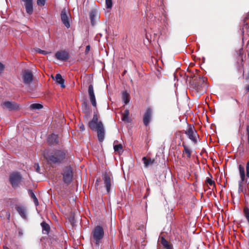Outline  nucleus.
Here are the masks:
<instances>
[{
    "instance_id": "13",
    "label": "nucleus",
    "mask_w": 249,
    "mask_h": 249,
    "mask_svg": "<svg viewBox=\"0 0 249 249\" xmlns=\"http://www.w3.org/2000/svg\"><path fill=\"white\" fill-rule=\"evenodd\" d=\"M88 93L89 100L92 106L96 108L97 104L94 92L93 86L92 84L89 85L88 88Z\"/></svg>"
},
{
    "instance_id": "37",
    "label": "nucleus",
    "mask_w": 249,
    "mask_h": 249,
    "mask_svg": "<svg viewBox=\"0 0 249 249\" xmlns=\"http://www.w3.org/2000/svg\"><path fill=\"white\" fill-rule=\"evenodd\" d=\"M78 126L80 131H83L84 130H85V126H84V124H83V123H82V122L79 123V124H78Z\"/></svg>"
},
{
    "instance_id": "29",
    "label": "nucleus",
    "mask_w": 249,
    "mask_h": 249,
    "mask_svg": "<svg viewBox=\"0 0 249 249\" xmlns=\"http://www.w3.org/2000/svg\"><path fill=\"white\" fill-rule=\"evenodd\" d=\"M239 171L240 175V177L241 179H245V168L244 167L240 164L239 165Z\"/></svg>"
},
{
    "instance_id": "38",
    "label": "nucleus",
    "mask_w": 249,
    "mask_h": 249,
    "mask_svg": "<svg viewBox=\"0 0 249 249\" xmlns=\"http://www.w3.org/2000/svg\"><path fill=\"white\" fill-rule=\"evenodd\" d=\"M5 69V66L0 62V75L3 72Z\"/></svg>"
},
{
    "instance_id": "11",
    "label": "nucleus",
    "mask_w": 249,
    "mask_h": 249,
    "mask_svg": "<svg viewBox=\"0 0 249 249\" xmlns=\"http://www.w3.org/2000/svg\"><path fill=\"white\" fill-rule=\"evenodd\" d=\"M69 15H70V14L69 13H67L66 9H64L62 10L61 13V19L62 23L67 28L70 27V18Z\"/></svg>"
},
{
    "instance_id": "27",
    "label": "nucleus",
    "mask_w": 249,
    "mask_h": 249,
    "mask_svg": "<svg viewBox=\"0 0 249 249\" xmlns=\"http://www.w3.org/2000/svg\"><path fill=\"white\" fill-rule=\"evenodd\" d=\"M43 107V106L38 103L32 104L30 106V108L32 110L40 109Z\"/></svg>"
},
{
    "instance_id": "5",
    "label": "nucleus",
    "mask_w": 249,
    "mask_h": 249,
    "mask_svg": "<svg viewBox=\"0 0 249 249\" xmlns=\"http://www.w3.org/2000/svg\"><path fill=\"white\" fill-rule=\"evenodd\" d=\"M3 108H6L9 111H17L20 109V105L16 102L6 101L1 104Z\"/></svg>"
},
{
    "instance_id": "7",
    "label": "nucleus",
    "mask_w": 249,
    "mask_h": 249,
    "mask_svg": "<svg viewBox=\"0 0 249 249\" xmlns=\"http://www.w3.org/2000/svg\"><path fill=\"white\" fill-rule=\"evenodd\" d=\"M73 173L72 168L70 166L66 167L64 169L63 179L65 183L69 184L72 180Z\"/></svg>"
},
{
    "instance_id": "46",
    "label": "nucleus",
    "mask_w": 249,
    "mask_h": 249,
    "mask_svg": "<svg viewBox=\"0 0 249 249\" xmlns=\"http://www.w3.org/2000/svg\"><path fill=\"white\" fill-rule=\"evenodd\" d=\"M95 186H97V185H98V182H96V181L95 184Z\"/></svg>"
},
{
    "instance_id": "28",
    "label": "nucleus",
    "mask_w": 249,
    "mask_h": 249,
    "mask_svg": "<svg viewBox=\"0 0 249 249\" xmlns=\"http://www.w3.org/2000/svg\"><path fill=\"white\" fill-rule=\"evenodd\" d=\"M129 115V110L127 109L125 110L122 114V121L128 122Z\"/></svg>"
},
{
    "instance_id": "30",
    "label": "nucleus",
    "mask_w": 249,
    "mask_h": 249,
    "mask_svg": "<svg viewBox=\"0 0 249 249\" xmlns=\"http://www.w3.org/2000/svg\"><path fill=\"white\" fill-rule=\"evenodd\" d=\"M114 149L115 152H118L119 154L122 153L123 151V147L122 144H119L114 145Z\"/></svg>"
},
{
    "instance_id": "25",
    "label": "nucleus",
    "mask_w": 249,
    "mask_h": 249,
    "mask_svg": "<svg viewBox=\"0 0 249 249\" xmlns=\"http://www.w3.org/2000/svg\"><path fill=\"white\" fill-rule=\"evenodd\" d=\"M29 193L31 197L33 199L35 205L36 206H38L39 204L38 201L34 193L32 190H29Z\"/></svg>"
},
{
    "instance_id": "10",
    "label": "nucleus",
    "mask_w": 249,
    "mask_h": 249,
    "mask_svg": "<svg viewBox=\"0 0 249 249\" xmlns=\"http://www.w3.org/2000/svg\"><path fill=\"white\" fill-rule=\"evenodd\" d=\"M152 109L150 107H148L143 116V123L146 126L149 125L152 119Z\"/></svg>"
},
{
    "instance_id": "2",
    "label": "nucleus",
    "mask_w": 249,
    "mask_h": 249,
    "mask_svg": "<svg viewBox=\"0 0 249 249\" xmlns=\"http://www.w3.org/2000/svg\"><path fill=\"white\" fill-rule=\"evenodd\" d=\"M44 157L49 164H59L65 158V153L62 150H57L50 153H45Z\"/></svg>"
},
{
    "instance_id": "24",
    "label": "nucleus",
    "mask_w": 249,
    "mask_h": 249,
    "mask_svg": "<svg viewBox=\"0 0 249 249\" xmlns=\"http://www.w3.org/2000/svg\"><path fill=\"white\" fill-rule=\"evenodd\" d=\"M122 100L125 105L129 102V94L127 91H124L122 94Z\"/></svg>"
},
{
    "instance_id": "35",
    "label": "nucleus",
    "mask_w": 249,
    "mask_h": 249,
    "mask_svg": "<svg viewBox=\"0 0 249 249\" xmlns=\"http://www.w3.org/2000/svg\"><path fill=\"white\" fill-rule=\"evenodd\" d=\"M206 182L209 184L210 185H214V181L211 178H207L206 179Z\"/></svg>"
},
{
    "instance_id": "6",
    "label": "nucleus",
    "mask_w": 249,
    "mask_h": 249,
    "mask_svg": "<svg viewBox=\"0 0 249 249\" xmlns=\"http://www.w3.org/2000/svg\"><path fill=\"white\" fill-rule=\"evenodd\" d=\"M185 133L188 136L189 139L193 141L194 143L197 142L196 137H198V135L193 125H189L188 129L185 131Z\"/></svg>"
},
{
    "instance_id": "40",
    "label": "nucleus",
    "mask_w": 249,
    "mask_h": 249,
    "mask_svg": "<svg viewBox=\"0 0 249 249\" xmlns=\"http://www.w3.org/2000/svg\"><path fill=\"white\" fill-rule=\"evenodd\" d=\"M36 52L39 53H41V54H47V52L46 51L42 50L38 48L36 49Z\"/></svg>"
},
{
    "instance_id": "32",
    "label": "nucleus",
    "mask_w": 249,
    "mask_h": 249,
    "mask_svg": "<svg viewBox=\"0 0 249 249\" xmlns=\"http://www.w3.org/2000/svg\"><path fill=\"white\" fill-rule=\"evenodd\" d=\"M199 80L202 83V85L203 87L206 86V84L205 83V82L207 80V79L205 77H201L200 75L198 77Z\"/></svg>"
},
{
    "instance_id": "31",
    "label": "nucleus",
    "mask_w": 249,
    "mask_h": 249,
    "mask_svg": "<svg viewBox=\"0 0 249 249\" xmlns=\"http://www.w3.org/2000/svg\"><path fill=\"white\" fill-rule=\"evenodd\" d=\"M244 214L249 224V208L246 207L244 209Z\"/></svg>"
},
{
    "instance_id": "45",
    "label": "nucleus",
    "mask_w": 249,
    "mask_h": 249,
    "mask_svg": "<svg viewBox=\"0 0 249 249\" xmlns=\"http://www.w3.org/2000/svg\"><path fill=\"white\" fill-rule=\"evenodd\" d=\"M3 249H10L8 247H7L6 246H3Z\"/></svg>"
},
{
    "instance_id": "19",
    "label": "nucleus",
    "mask_w": 249,
    "mask_h": 249,
    "mask_svg": "<svg viewBox=\"0 0 249 249\" xmlns=\"http://www.w3.org/2000/svg\"><path fill=\"white\" fill-rule=\"evenodd\" d=\"M182 146L183 147L184 149L182 151L183 155L185 154L187 159H190L192 154V150L188 146L185 144L184 142H183Z\"/></svg>"
},
{
    "instance_id": "8",
    "label": "nucleus",
    "mask_w": 249,
    "mask_h": 249,
    "mask_svg": "<svg viewBox=\"0 0 249 249\" xmlns=\"http://www.w3.org/2000/svg\"><path fill=\"white\" fill-rule=\"evenodd\" d=\"M102 178L107 192V193H109L110 191L111 186L113 183L112 177H111V175H109L108 173L106 172L103 175Z\"/></svg>"
},
{
    "instance_id": "49",
    "label": "nucleus",
    "mask_w": 249,
    "mask_h": 249,
    "mask_svg": "<svg viewBox=\"0 0 249 249\" xmlns=\"http://www.w3.org/2000/svg\"><path fill=\"white\" fill-rule=\"evenodd\" d=\"M194 77H196V79L197 78V76H194Z\"/></svg>"
},
{
    "instance_id": "33",
    "label": "nucleus",
    "mask_w": 249,
    "mask_h": 249,
    "mask_svg": "<svg viewBox=\"0 0 249 249\" xmlns=\"http://www.w3.org/2000/svg\"><path fill=\"white\" fill-rule=\"evenodd\" d=\"M106 6L107 8H111L112 6V0H106Z\"/></svg>"
},
{
    "instance_id": "47",
    "label": "nucleus",
    "mask_w": 249,
    "mask_h": 249,
    "mask_svg": "<svg viewBox=\"0 0 249 249\" xmlns=\"http://www.w3.org/2000/svg\"><path fill=\"white\" fill-rule=\"evenodd\" d=\"M99 180H100V178L97 179L96 180V182H99Z\"/></svg>"
},
{
    "instance_id": "36",
    "label": "nucleus",
    "mask_w": 249,
    "mask_h": 249,
    "mask_svg": "<svg viewBox=\"0 0 249 249\" xmlns=\"http://www.w3.org/2000/svg\"><path fill=\"white\" fill-rule=\"evenodd\" d=\"M248 19H249V13H248V15H247V16L244 19V23L245 26H246V28H248V23L246 22L247 20Z\"/></svg>"
},
{
    "instance_id": "39",
    "label": "nucleus",
    "mask_w": 249,
    "mask_h": 249,
    "mask_svg": "<svg viewBox=\"0 0 249 249\" xmlns=\"http://www.w3.org/2000/svg\"><path fill=\"white\" fill-rule=\"evenodd\" d=\"M246 172L247 177L249 178V161L247 162L246 165Z\"/></svg>"
},
{
    "instance_id": "21",
    "label": "nucleus",
    "mask_w": 249,
    "mask_h": 249,
    "mask_svg": "<svg viewBox=\"0 0 249 249\" xmlns=\"http://www.w3.org/2000/svg\"><path fill=\"white\" fill-rule=\"evenodd\" d=\"M16 210L22 218H26V210L24 207L23 206H17Z\"/></svg>"
},
{
    "instance_id": "12",
    "label": "nucleus",
    "mask_w": 249,
    "mask_h": 249,
    "mask_svg": "<svg viewBox=\"0 0 249 249\" xmlns=\"http://www.w3.org/2000/svg\"><path fill=\"white\" fill-rule=\"evenodd\" d=\"M55 58L59 60L67 61L70 57L68 52L66 51H60L56 53Z\"/></svg>"
},
{
    "instance_id": "14",
    "label": "nucleus",
    "mask_w": 249,
    "mask_h": 249,
    "mask_svg": "<svg viewBox=\"0 0 249 249\" xmlns=\"http://www.w3.org/2000/svg\"><path fill=\"white\" fill-rule=\"evenodd\" d=\"M24 3V6L26 13L29 15H32L34 11L33 0H22Z\"/></svg>"
},
{
    "instance_id": "1",
    "label": "nucleus",
    "mask_w": 249,
    "mask_h": 249,
    "mask_svg": "<svg viewBox=\"0 0 249 249\" xmlns=\"http://www.w3.org/2000/svg\"><path fill=\"white\" fill-rule=\"evenodd\" d=\"M89 127L93 131L97 133V137L99 142H102L105 139V130L103 124L101 121H98V111L97 107L92 120L89 123Z\"/></svg>"
},
{
    "instance_id": "23",
    "label": "nucleus",
    "mask_w": 249,
    "mask_h": 249,
    "mask_svg": "<svg viewBox=\"0 0 249 249\" xmlns=\"http://www.w3.org/2000/svg\"><path fill=\"white\" fill-rule=\"evenodd\" d=\"M160 243L165 249H172V246L163 237L160 238Z\"/></svg>"
},
{
    "instance_id": "43",
    "label": "nucleus",
    "mask_w": 249,
    "mask_h": 249,
    "mask_svg": "<svg viewBox=\"0 0 249 249\" xmlns=\"http://www.w3.org/2000/svg\"><path fill=\"white\" fill-rule=\"evenodd\" d=\"M89 50H90V46L89 45L87 46L86 47L85 53L86 54L88 53L89 52Z\"/></svg>"
},
{
    "instance_id": "22",
    "label": "nucleus",
    "mask_w": 249,
    "mask_h": 249,
    "mask_svg": "<svg viewBox=\"0 0 249 249\" xmlns=\"http://www.w3.org/2000/svg\"><path fill=\"white\" fill-rule=\"evenodd\" d=\"M41 225L42 228L43 233L48 234L50 231V227L49 225L46 222L43 221L41 223Z\"/></svg>"
},
{
    "instance_id": "3",
    "label": "nucleus",
    "mask_w": 249,
    "mask_h": 249,
    "mask_svg": "<svg viewBox=\"0 0 249 249\" xmlns=\"http://www.w3.org/2000/svg\"><path fill=\"white\" fill-rule=\"evenodd\" d=\"M104 236V231L103 227L101 226H97L92 231L91 241H94L96 245L99 246Z\"/></svg>"
},
{
    "instance_id": "44",
    "label": "nucleus",
    "mask_w": 249,
    "mask_h": 249,
    "mask_svg": "<svg viewBox=\"0 0 249 249\" xmlns=\"http://www.w3.org/2000/svg\"><path fill=\"white\" fill-rule=\"evenodd\" d=\"M246 90L249 92V85L246 86Z\"/></svg>"
},
{
    "instance_id": "20",
    "label": "nucleus",
    "mask_w": 249,
    "mask_h": 249,
    "mask_svg": "<svg viewBox=\"0 0 249 249\" xmlns=\"http://www.w3.org/2000/svg\"><path fill=\"white\" fill-rule=\"evenodd\" d=\"M142 160L143 162L144 167L146 168L148 167L149 166L152 165L155 161L154 159H151L150 158H147L146 157H143Z\"/></svg>"
},
{
    "instance_id": "41",
    "label": "nucleus",
    "mask_w": 249,
    "mask_h": 249,
    "mask_svg": "<svg viewBox=\"0 0 249 249\" xmlns=\"http://www.w3.org/2000/svg\"><path fill=\"white\" fill-rule=\"evenodd\" d=\"M246 130L248 136V143L249 144V125H247Z\"/></svg>"
},
{
    "instance_id": "17",
    "label": "nucleus",
    "mask_w": 249,
    "mask_h": 249,
    "mask_svg": "<svg viewBox=\"0 0 249 249\" xmlns=\"http://www.w3.org/2000/svg\"><path fill=\"white\" fill-rule=\"evenodd\" d=\"M81 109L83 113L86 115H89L90 113V107L87 100H85L81 104Z\"/></svg>"
},
{
    "instance_id": "18",
    "label": "nucleus",
    "mask_w": 249,
    "mask_h": 249,
    "mask_svg": "<svg viewBox=\"0 0 249 249\" xmlns=\"http://www.w3.org/2000/svg\"><path fill=\"white\" fill-rule=\"evenodd\" d=\"M55 80L57 84H59L61 88H64L65 85L64 84L65 80L62 78L61 75L57 73L55 75V77H53Z\"/></svg>"
},
{
    "instance_id": "42",
    "label": "nucleus",
    "mask_w": 249,
    "mask_h": 249,
    "mask_svg": "<svg viewBox=\"0 0 249 249\" xmlns=\"http://www.w3.org/2000/svg\"><path fill=\"white\" fill-rule=\"evenodd\" d=\"M35 165L36 171L39 173L40 170L39 164L38 163H36Z\"/></svg>"
},
{
    "instance_id": "9",
    "label": "nucleus",
    "mask_w": 249,
    "mask_h": 249,
    "mask_svg": "<svg viewBox=\"0 0 249 249\" xmlns=\"http://www.w3.org/2000/svg\"><path fill=\"white\" fill-rule=\"evenodd\" d=\"M33 74L31 71L25 70L23 71L22 78L23 82L25 84L30 85L33 80Z\"/></svg>"
},
{
    "instance_id": "16",
    "label": "nucleus",
    "mask_w": 249,
    "mask_h": 249,
    "mask_svg": "<svg viewBox=\"0 0 249 249\" xmlns=\"http://www.w3.org/2000/svg\"><path fill=\"white\" fill-rule=\"evenodd\" d=\"M47 142L50 145H56L59 142L57 135L52 134L48 137Z\"/></svg>"
},
{
    "instance_id": "4",
    "label": "nucleus",
    "mask_w": 249,
    "mask_h": 249,
    "mask_svg": "<svg viewBox=\"0 0 249 249\" xmlns=\"http://www.w3.org/2000/svg\"><path fill=\"white\" fill-rule=\"evenodd\" d=\"M22 177L21 175L18 172H14L12 173L9 177V181L12 187L15 188L18 186L21 181Z\"/></svg>"
},
{
    "instance_id": "26",
    "label": "nucleus",
    "mask_w": 249,
    "mask_h": 249,
    "mask_svg": "<svg viewBox=\"0 0 249 249\" xmlns=\"http://www.w3.org/2000/svg\"><path fill=\"white\" fill-rule=\"evenodd\" d=\"M245 179H241L238 182V193H244V185Z\"/></svg>"
},
{
    "instance_id": "48",
    "label": "nucleus",
    "mask_w": 249,
    "mask_h": 249,
    "mask_svg": "<svg viewBox=\"0 0 249 249\" xmlns=\"http://www.w3.org/2000/svg\"><path fill=\"white\" fill-rule=\"evenodd\" d=\"M248 78L249 79V74H248Z\"/></svg>"
},
{
    "instance_id": "15",
    "label": "nucleus",
    "mask_w": 249,
    "mask_h": 249,
    "mask_svg": "<svg viewBox=\"0 0 249 249\" xmlns=\"http://www.w3.org/2000/svg\"><path fill=\"white\" fill-rule=\"evenodd\" d=\"M99 18V14L98 11L95 9H92L89 13V18L91 24L94 26L95 24L96 20Z\"/></svg>"
},
{
    "instance_id": "34",
    "label": "nucleus",
    "mask_w": 249,
    "mask_h": 249,
    "mask_svg": "<svg viewBox=\"0 0 249 249\" xmlns=\"http://www.w3.org/2000/svg\"><path fill=\"white\" fill-rule=\"evenodd\" d=\"M46 0H37L36 3L38 6H43L46 3Z\"/></svg>"
}]
</instances>
